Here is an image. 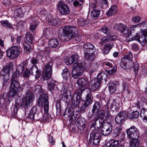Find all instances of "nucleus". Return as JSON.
<instances>
[{"instance_id": "nucleus-39", "label": "nucleus", "mask_w": 147, "mask_h": 147, "mask_svg": "<svg viewBox=\"0 0 147 147\" xmlns=\"http://www.w3.org/2000/svg\"><path fill=\"white\" fill-rule=\"evenodd\" d=\"M5 94L4 93H0V107H1L3 104H5L7 101V96H5Z\"/></svg>"}, {"instance_id": "nucleus-41", "label": "nucleus", "mask_w": 147, "mask_h": 147, "mask_svg": "<svg viewBox=\"0 0 147 147\" xmlns=\"http://www.w3.org/2000/svg\"><path fill=\"white\" fill-rule=\"evenodd\" d=\"M1 23L2 26L5 27L12 28L13 26L9 21L7 20H2L1 22Z\"/></svg>"}, {"instance_id": "nucleus-62", "label": "nucleus", "mask_w": 147, "mask_h": 147, "mask_svg": "<svg viewBox=\"0 0 147 147\" xmlns=\"http://www.w3.org/2000/svg\"><path fill=\"white\" fill-rule=\"evenodd\" d=\"M36 71V74L35 75V77L36 80H38L40 76V71L37 68Z\"/></svg>"}, {"instance_id": "nucleus-9", "label": "nucleus", "mask_w": 147, "mask_h": 147, "mask_svg": "<svg viewBox=\"0 0 147 147\" xmlns=\"http://www.w3.org/2000/svg\"><path fill=\"white\" fill-rule=\"evenodd\" d=\"M139 29L140 30V32H147V22H143L137 25L132 26L131 32L133 31L138 32L136 31Z\"/></svg>"}, {"instance_id": "nucleus-43", "label": "nucleus", "mask_w": 147, "mask_h": 147, "mask_svg": "<svg viewBox=\"0 0 147 147\" xmlns=\"http://www.w3.org/2000/svg\"><path fill=\"white\" fill-rule=\"evenodd\" d=\"M98 64L96 62L94 61L91 65L90 69L91 73L95 71L98 68Z\"/></svg>"}, {"instance_id": "nucleus-56", "label": "nucleus", "mask_w": 147, "mask_h": 147, "mask_svg": "<svg viewBox=\"0 0 147 147\" xmlns=\"http://www.w3.org/2000/svg\"><path fill=\"white\" fill-rule=\"evenodd\" d=\"M83 4L82 2H80L77 0H75L73 3V5L76 7H81Z\"/></svg>"}, {"instance_id": "nucleus-11", "label": "nucleus", "mask_w": 147, "mask_h": 147, "mask_svg": "<svg viewBox=\"0 0 147 147\" xmlns=\"http://www.w3.org/2000/svg\"><path fill=\"white\" fill-rule=\"evenodd\" d=\"M57 8L60 13L62 15H66L70 13L68 6L62 2H60L58 4Z\"/></svg>"}, {"instance_id": "nucleus-8", "label": "nucleus", "mask_w": 147, "mask_h": 147, "mask_svg": "<svg viewBox=\"0 0 147 147\" xmlns=\"http://www.w3.org/2000/svg\"><path fill=\"white\" fill-rule=\"evenodd\" d=\"M101 127V132L103 136H107L110 134L112 130V125L111 123L109 122L105 123L103 120L102 125Z\"/></svg>"}, {"instance_id": "nucleus-36", "label": "nucleus", "mask_w": 147, "mask_h": 147, "mask_svg": "<svg viewBox=\"0 0 147 147\" xmlns=\"http://www.w3.org/2000/svg\"><path fill=\"white\" fill-rule=\"evenodd\" d=\"M100 30L107 35H109L111 33V31L110 28L105 26L100 28Z\"/></svg>"}, {"instance_id": "nucleus-59", "label": "nucleus", "mask_w": 147, "mask_h": 147, "mask_svg": "<svg viewBox=\"0 0 147 147\" xmlns=\"http://www.w3.org/2000/svg\"><path fill=\"white\" fill-rule=\"evenodd\" d=\"M98 115L95 116L94 117H98V119L99 118L101 119V118H103L104 116V113L103 111L102 110H100L98 111Z\"/></svg>"}, {"instance_id": "nucleus-61", "label": "nucleus", "mask_w": 147, "mask_h": 147, "mask_svg": "<svg viewBox=\"0 0 147 147\" xmlns=\"http://www.w3.org/2000/svg\"><path fill=\"white\" fill-rule=\"evenodd\" d=\"M122 24L119 23V24H115L113 27V28L118 30L119 32L120 29V26H122Z\"/></svg>"}, {"instance_id": "nucleus-6", "label": "nucleus", "mask_w": 147, "mask_h": 147, "mask_svg": "<svg viewBox=\"0 0 147 147\" xmlns=\"http://www.w3.org/2000/svg\"><path fill=\"white\" fill-rule=\"evenodd\" d=\"M7 56L10 59H13L18 57L20 54L19 48L17 46H12L6 51Z\"/></svg>"}, {"instance_id": "nucleus-10", "label": "nucleus", "mask_w": 147, "mask_h": 147, "mask_svg": "<svg viewBox=\"0 0 147 147\" xmlns=\"http://www.w3.org/2000/svg\"><path fill=\"white\" fill-rule=\"evenodd\" d=\"M128 137L130 139H136L139 136V133L137 128L134 126L131 127L127 130Z\"/></svg>"}, {"instance_id": "nucleus-60", "label": "nucleus", "mask_w": 147, "mask_h": 147, "mask_svg": "<svg viewBox=\"0 0 147 147\" xmlns=\"http://www.w3.org/2000/svg\"><path fill=\"white\" fill-rule=\"evenodd\" d=\"M139 65L137 63H134V73L136 75L138 72L139 69Z\"/></svg>"}, {"instance_id": "nucleus-14", "label": "nucleus", "mask_w": 147, "mask_h": 147, "mask_svg": "<svg viewBox=\"0 0 147 147\" xmlns=\"http://www.w3.org/2000/svg\"><path fill=\"white\" fill-rule=\"evenodd\" d=\"M92 98V97L91 96V92L90 91L89 93L86 95L85 98V102L80 108V111L81 112L84 113L85 112L86 108L91 102Z\"/></svg>"}, {"instance_id": "nucleus-64", "label": "nucleus", "mask_w": 147, "mask_h": 147, "mask_svg": "<svg viewBox=\"0 0 147 147\" xmlns=\"http://www.w3.org/2000/svg\"><path fill=\"white\" fill-rule=\"evenodd\" d=\"M19 76H17V74L16 72V73H13L12 74L11 81L16 80V78Z\"/></svg>"}, {"instance_id": "nucleus-57", "label": "nucleus", "mask_w": 147, "mask_h": 147, "mask_svg": "<svg viewBox=\"0 0 147 147\" xmlns=\"http://www.w3.org/2000/svg\"><path fill=\"white\" fill-rule=\"evenodd\" d=\"M15 12L17 14V15L18 16L20 17H22L24 13L23 9L22 8L17 9L16 11Z\"/></svg>"}, {"instance_id": "nucleus-50", "label": "nucleus", "mask_w": 147, "mask_h": 147, "mask_svg": "<svg viewBox=\"0 0 147 147\" xmlns=\"http://www.w3.org/2000/svg\"><path fill=\"white\" fill-rule=\"evenodd\" d=\"M109 40V37L108 36H105L102 37L99 42L100 45L102 46L103 44L108 42Z\"/></svg>"}, {"instance_id": "nucleus-7", "label": "nucleus", "mask_w": 147, "mask_h": 147, "mask_svg": "<svg viewBox=\"0 0 147 147\" xmlns=\"http://www.w3.org/2000/svg\"><path fill=\"white\" fill-rule=\"evenodd\" d=\"M120 29L119 32L123 35H126L128 38L132 37L130 38H136L138 36V33L137 32H135L133 31L131 32V26L130 27L131 30L129 31V29L127 27L126 25L123 24L122 26H120Z\"/></svg>"}, {"instance_id": "nucleus-18", "label": "nucleus", "mask_w": 147, "mask_h": 147, "mask_svg": "<svg viewBox=\"0 0 147 147\" xmlns=\"http://www.w3.org/2000/svg\"><path fill=\"white\" fill-rule=\"evenodd\" d=\"M103 119H98V117H94L91 121V128L94 127L96 125V128L99 129L102 125Z\"/></svg>"}, {"instance_id": "nucleus-40", "label": "nucleus", "mask_w": 147, "mask_h": 147, "mask_svg": "<svg viewBox=\"0 0 147 147\" xmlns=\"http://www.w3.org/2000/svg\"><path fill=\"white\" fill-rule=\"evenodd\" d=\"M30 62L32 64L30 68V69L31 70V71H32V69H33L35 68V69H37V67L36 65H35V64L38 63V60L37 59L33 57L30 59Z\"/></svg>"}, {"instance_id": "nucleus-2", "label": "nucleus", "mask_w": 147, "mask_h": 147, "mask_svg": "<svg viewBox=\"0 0 147 147\" xmlns=\"http://www.w3.org/2000/svg\"><path fill=\"white\" fill-rule=\"evenodd\" d=\"M52 62H49L47 63L45 66V72L42 77L43 80H47L48 88L50 91L53 90L55 88L54 81L50 78L52 73Z\"/></svg>"}, {"instance_id": "nucleus-34", "label": "nucleus", "mask_w": 147, "mask_h": 147, "mask_svg": "<svg viewBox=\"0 0 147 147\" xmlns=\"http://www.w3.org/2000/svg\"><path fill=\"white\" fill-rule=\"evenodd\" d=\"M62 75L64 80H67L70 75V73L68 69L65 68L63 70L62 72Z\"/></svg>"}, {"instance_id": "nucleus-28", "label": "nucleus", "mask_w": 147, "mask_h": 147, "mask_svg": "<svg viewBox=\"0 0 147 147\" xmlns=\"http://www.w3.org/2000/svg\"><path fill=\"white\" fill-rule=\"evenodd\" d=\"M58 41L55 39H51L49 41L48 43L49 47L52 48H56L59 45Z\"/></svg>"}, {"instance_id": "nucleus-42", "label": "nucleus", "mask_w": 147, "mask_h": 147, "mask_svg": "<svg viewBox=\"0 0 147 147\" xmlns=\"http://www.w3.org/2000/svg\"><path fill=\"white\" fill-rule=\"evenodd\" d=\"M85 55L86 59L89 62H92L95 58L94 53L92 54H85Z\"/></svg>"}, {"instance_id": "nucleus-38", "label": "nucleus", "mask_w": 147, "mask_h": 147, "mask_svg": "<svg viewBox=\"0 0 147 147\" xmlns=\"http://www.w3.org/2000/svg\"><path fill=\"white\" fill-rule=\"evenodd\" d=\"M109 88L111 93H114L115 92L116 89V84L113 82H111L109 84Z\"/></svg>"}, {"instance_id": "nucleus-37", "label": "nucleus", "mask_w": 147, "mask_h": 147, "mask_svg": "<svg viewBox=\"0 0 147 147\" xmlns=\"http://www.w3.org/2000/svg\"><path fill=\"white\" fill-rule=\"evenodd\" d=\"M25 38L27 41L32 43L34 40V37L32 34L30 32H27L25 34Z\"/></svg>"}, {"instance_id": "nucleus-51", "label": "nucleus", "mask_w": 147, "mask_h": 147, "mask_svg": "<svg viewBox=\"0 0 147 147\" xmlns=\"http://www.w3.org/2000/svg\"><path fill=\"white\" fill-rule=\"evenodd\" d=\"M133 140L131 141L130 143V147H137L139 144V141L137 139H133Z\"/></svg>"}, {"instance_id": "nucleus-52", "label": "nucleus", "mask_w": 147, "mask_h": 147, "mask_svg": "<svg viewBox=\"0 0 147 147\" xmlns=\"http://www.w3.org/2000/svg\"><path fill=\"white\" fill-rule=\"evenodd\" d=\"M32 70L33 69H32V71H31L30 69V71L29 69H26L23 74V77L25 78H28L30 76V74H32V73H33Z\"/></svg>"}, {"instance_id": "nucleus-58", "label": "nucleus", "mask_w": 147, "mask_h": 147, "mask_svg": "<svg viewBox=\"0 0 147 147\" xmlns=\"http://www.w3.org/2000/svg\"><path fill=\"white\" fill-rule=\"evenodd\" d=\"M141 20V18L138 16H135L132 18V21L135 23L139 22Z\"/></svg>"}, {"instance_id": "nucleus-31", "label": "nucleus", "mask_w": 147, "mask_h": 147, "mask_svg": "<svg viewBox=\"0 0 147 147\" xmlns=\"http://www.w3.org/2000/svg\"><path fill=\"white\" fill-rule=\"evenodd\" d=\"M23 46L24 52L27 54L29 53L32 49L31 46L26 41L24 43Z\"/></svg>"}, {"instance_id": "nucleus-49", "label": "nucleus", "mask_w": 147, "mask_h": 147, "mask_svg": "<svg viewBox=\"0 0 147 147\" xmlns=\"http://www.w3.org/2000/svg\"><path fill=\"white\" fill-rule=\"evenodd\" d=\"M3 78H2L3 82V86H7L9 83V76H8V75L7 76H3Z\"/></svg>"}, {"instance_id": "nucleus-54", "label": "nucleus", "mask_w": 147, "mask_h": 147, "mask_svg": "<svg viewBox=\"0 0 147 147\" xmlns=\"http://www.w3.org/2000/svg\"><path fill=\"white\" fill-rule=\"evenodd\" d=\"M100 139H99L97 138H93V139H91L90 137L89 139V141L90 142H92L93 144L94 145H96L99 144Z\"/></svg>"}, {"instance_id": "nucleus-29", "label": "nucleus", "mask_w": 147, "mask_h": 147, "mask_svg": "<svg viewBox=\"0 0 147 147\" xmlns=\"http://www.w3.org/2000/svg\"><path fill=\"white\" fill-rule=\"evenodd\" d=\"M113 44H106L104 47L103 52L104 54H107L108 53L110 50L113 48Z\"/></svg>"}, {"instance_id": "nucleus-15", "label": "nucleus", "mask_w": 147, "mask_h": 147, "mask_svg": "<svg viewBox=\"0 0 147 147\" xmlns=\"http://www.w3.org/2000/svg\"><path fill=\"white\" fill-rule=\"evenodd\" d=\"M103 66L104 67H106L107 68H111L113 67V68L111 70L107 71V73L110 75H112L113 74L115 73L117 71V66L116 65H114L111 62H106L104 63Z\"/></svg>"}, {"instance_id": "nucleus-21", "label": "nucleus", "mask_w": 147, "mask_h": 147, "mask_svg": "<svg viewBox=\"0 0 147 147\" xmlns=\"http://www.w3.org/2000/svg\"><path fill=\"white\" fill-rule=\"evenodd\" d=\"M62 100L67 103H69L72 100L70 91L67 90L63 94L62 96Z\"/></svg>"}, {"instance_id": "nucleus-55", "label": "nucleus", "mask_w": 147, "mask_h": 147, "mask_svg": "<svg viewBox=\"0 0 147 147\" xmlns=\"http://www.w3.org/2000/svg\"><path fill=\"white\" fill-rule=\"evenodd\" d=\"M78 58V56L76 54H74L71 56L70 58V61L71 63H73L77 61Z\"/></svg>"}, {"instance_id": "nucleus-12", "label": "nucleus", "mask_w": 147, "mask_h": 147, "mask_svg": "<svg viewBox=\"0 0 147 147\" xmlns=\"http://www.w3.org/2000/svg\"><path fill=\"white\" fill-rule=\"evenodd\" d=\"M138 36L136 38H133V40L138 39V42L142 46H144L147 42V32H137Z\"/></svg>"}, {"instance_id": "nucleus-3", "label": "nucleus", "mask_w": 147, "mask_h": 147, "mask_svg": "<svg viewBox=\"0 0 147 147\" xmlns=\"http://www.w3.org/2000/svg\"><path fill=\"white\" fill-rule=\"evenodd\" d=\"M84 66V61L80 60L78 61L74 64L71 71L72 77L74 78H78L82 74Z\"/></svg>"}, {"instance_id": "nucleus-1", "label": "nucleus", "mask_w": 147, "mask_h": 147, "mask_svg": "<svg viewBox=\"0 0 147 147\" xmlns=\"http://www.w3.org/2000/svg\"><path fill=\"white\" fill-rule=\"evenodd\" d=\"M77 31L76 28L73 26H66L59 28L58 34L60 40L63 42H67L72 38L76 42L81 40V36L78 34H76Z\"/></svg>"}, {"instance_id": "nucleus-35", "label": "nucleus", "mask_w": 147, "mask_h": 147, "mask_svg": "<svg viewBox=\"0 0 147 147\" xmlns=\"http://www.w3.org/2000/svg\"><path fill=\"white\" fill-rule=\"evenodd\" d=\"M117 7L116 5L112 6L107 13L108 16H112L116 13L117 10Z\"/></svg>"}, {"instance_id": "nucleus-5", "label": "nucleus", "mask_w": 147, "mask_h": 147, "mask_svg": "<svg viewBox=\"0 0 147 147\" xmlns=\"http://www.w3.org/2000/svg\"><path fill=\"white\" fill-rule=\"evenodd\" d=\"M34 94L28 92L26 96L24 97L20 100L21 106L24 109H28L34 101Z\"/></svg>"}, {"instance_id": "nucleus-45", "label": "nucleus", "mask_w": 147, "mask_h": 147, "mask_svg": "<svg viewBox=\"0 0 147 147\" xmlns=\"http://www.w3.org/2000/svg\"><path fill=\"white\" fill-rule=\"evenodd\" d=\"M38 24V22L36 20H34L31 23L30 25V31L32 32L37 27Z\"/></svg>"}, {"instance_id": "nucleus-30", "label": "nucleus", "mask_w": 147, "mask_h": 147, "mask_svg": "<svg viewBox=\"0 0 147 147\" xmlns=\"http://www.w3.org/2000/svg\"><path fill=\"white\" fill-rule=\"evenodd\" d=\"M123 58H124L123 61L127 60L130 63L132 62L133 56L131 53L129 51L126 53L125 54V56Z\"/></svg>"}, {"instance_id": "nucleus-46", "label": "nucleus", "mask_w": 147, "mask_h": 147, "mask_svg": "<svg viewBox=\"0 0 147 147\" xmlns=\"http://www.w3.org/2000/svg\"><path fill=\"white\" fill-rule=\"evenodd\" d=\"M101 83V80H99L98 78L95 79L93 84V86L94 87L95 89H98L100 87Z\"/></svg>"}, {"instance_id": "nucleus-20", "label": "nucleus", "mask_w": 147, "mask_h": 147, "mask_svg": "<svg viewBox=\"0 0 147 147\" xmlns=\"http://www.w3.org/2000/svg\"><path fill=\"white\" fill-rule=\"evenodd\" d=\"M81 99V97L78 94H74L72 98V105L75 107L78 106L80 103Z\"/></svg>"}, {"instance_id": "nucleus-48", "label": "nucleus", "mask_w": 147, "mask_h": 147, "mask_svg": "<svg viewBox=\"0 0 147 147\" xmlns=\"http://www.w3.org/2000/svg\"><path fill=\"white\" fill-rule=\"evenodd\" d=\"M107 77V74L104 72H102L98 74L97 76V78L99 80L102 81V80H104L106 82Z\"/></svg>"}, {"instance_id": "nucleus-22", "label": "nucleus", "mask_w": 147, "mask_h": 147, "mask_svg": "<svg viewBox=\"0 0 147 147\" xmlns=\"http://www.w3.org/2000/svg\"><path fill=\"white\" fill-rule=\"evenodd\" d=\"M9 88L11 89L18 92L20 89V84L17 80L11 81Z\"/></svg>"}, {"instance_id": "nucleus-32", "label": "nucleus", "mask_w": 147, "mask_h": 147, "mask_svg": "<svg viewBox=\"0 0 147 147\" xmlns=\"http://www.w3.org/2000/svg\"><path fill=\"white\" fill-rule=\"evenodd\" d=\"M100 11L96 9H93L91 12L90 17L94 19L97 18L100 15Z\"/></svg>"}, {"instance_id": "nucleus-24", "label": "nucleus", "mask_w": 147, "mask_h": 147, "mask_svg": "<svg viewBox=\"0 0 147 147\" xmlns=\"http://www.w3.org/2000/svg\"><path fill=\"white\" fill-rule=\"evenodd\" d=\"M76 124L77 127L80 130H83L85 128V123H84L81 117L78 118Z\"/></svg>"}, {"instance_id": "nucleus-4", "label": "nucleus", "mask_w": 147, "mask_h": 147, "mask_svg": "<svg viewBox=\"0 0 147 147\" xmlns=\"http://www.w3.org/2000/svg\"><path fill=\"white\" fill-rule=\"evenodd\" d=\"M44 102V110L45 113L47 115L49 109L48 96L47 94L42 92V94L39 97L37 105L39 107L42 106Z\"/></svg>"}, {"instance_id": "nucleus-25", "label": "nucleus", "mask_w": 147, "mask_h": 147, "mask_svg": "<svg viewBox=\"0 0 147 147\" xmlns=\"http://www.w3.org/2000/svg\"><path fill=\"white\" fill-rule=\"evenodd\" d=\"M100 108V105L99 102L98 101L96 102L93 106L92 110V116L96 115L98 111Z\"/></svg>"}, {"instance_id": "nucleus-33", "label": "nucleus", "mask_w": 147, "mask_h": 147, "mask_svg": "<svg viewBox=\"0 0 147 147\" xmlns=\"http://www.w3.org/2000/svg\"><path fill=\"white\" fill-rule=\"evenodd\" d=\"M47 21L49 24L52 26H54L57 23V21L55 19L53 18L50 15H48L46 18Z\"/></svg>"}, {"instance_id": "nucleus-63", "label": "nucleus", "mask_w": 147, "mask_h": 147, "mask_svg": "<svg viewBox=\"0 0 147 147\" xmlns=\"http://www.w3.org/2000/svg\"><path fill=\"white\" fill-rule=\"evenodd\" d=\"M123 59L124 58H123L121 61V65L122 66L123 68H125L126 66L127 63L129 62L127 60L123 61Z\"/></svg>"}, {"instance_id": "nucleus-13", "label": "nucleus", "mask_w": 147, "mask_h": 147, "mask_svg": "<svg viewBox=\"0 0 147 147\" xmlns=\"http://www.w3.org/2000/svg\"><path fill=\"white\" fill-rule=\"evenodd\" d=\"M83 49L85 54H92L94 53L96 51V48L94 45L88 42L84 44Z\"/></svg>"}, {"instance_id": "nucleus-19", "label": "nucleus", "mask_w": 147, "mask_h": 147, "mask_svg": "<svg viewBox=\"0 0 147 147\" xmlns=\"http://www.w3.org/2000/svg\"><path fill=\"white\" fill-rule=\"evenodd\" d=\"M90 137L91 139L93 138L101 139V134L99 131V129L96 128V127H94V129H92L90 133Z\"/></svg>"}, {"instance_id": "nucleus-47", "label": "nucleus", "mask_w": 147, "mask_h": 147, "mask_svg": "<svg viewBox=\"0 0 147 147\" xmlns=\"http://www.w3.org/2000/svg\"><path fill=\"white\" fill-rule=\"evenodd\" d=\"M10 68L11 67L9 66H6L3 69V76H7L8 75V76H9Z\"/></svg>"}, {"instance_id": "nucleus-53", "label": "nucleus", "mask_w": 147, "mask_h": 147, "mask_svg": "<svg viewBox=\"0 0 147 147\" xmlns=\"http://www.w3.org/2000/svg\"><path fill=\"white\" fill-rule=\"evenodd\" d=\"M18 92L9 88V91L8 94V97L10 98H14Z\"/></svg>"}, {"instance_id": "nucleus-17", "label": "nucleus", "mask_w": 147, "mask_h": 147, "mask_svg": "<svg viewBox=\"0 0 147 147\" xmlns=\"http://www.w3.org/2000/svg\"><path fill=\"white\" fill-rule=\"evenodd\" d=\"M126 112L124 111L120 112L116 117L115 121L117 124H121L126 119Z\"/></svg>"}, {"instance_id": "nucleus-26", "label": "nucleus", "mask_w": 147, "mask_h": 147, "mask_svg": "<svg viewBox=\"0 0 147 147\" xmlns=\"http://www.w3.org/2000/svg\"><path fill=\"white\" fill-rule=\"evenodd\" d=\"M119 144L118 140L112 139L107 143V146L104 147H119Z\"/></svg>"}, {"instance_id": "nucleus-16", "label": "nucleus", "mask_w": 147, "mask_h": 147, "mask_svg": "<svg viewBox=\"0 0 147 147\" xmlns=\"http://www.w3.org/2000/svg\"><path fill=\"white\" fill-rule=\"evenodd\" d=\"M77 84L79 87L82 90L86 88L89 85L88 80L84 78L78 79L77 81Z\"/></svg>"}, {"instance_id": "nucleus-23", "label": "nucleus", "mask_w": 147, "mask_h": 147, "mask_svg": "<svg viewBox=\"0 0 147 147\" xmlns=\"http://www.w3.org/2000/svg\"><path fill=\"white\" fill-rule=\"evenodd\" d=\"M23 66L18 65L17 68L16 72L17 74V76H19L24 71V67H27V65L28 64V61H25L23 63Z\"/></svg>"}, {"instance_id": "nucleus-44", "label": "nucleus", "mask_w": 147, "mask_h": 147, "mask_svg": "<svg viewBox=\"0 0 147 147\" xmlns=\"http://www.w3.org/2000/svg\"><path fill=\"white\" fill-rule=\"evenodd\" d=\"M139 116V112L137 110L133 112L128 115L130 119L137 118Z\"/></svg>"}, {"instance_id": "nucleus-27", "label": "nucleus", "mask_w": 147, "mask_h": 147, "mask_svg": "<svg viewBox=\"0 0 147 147\" xmlns=\"http://www.w3.org/2000/svg\"><path fill=\"white\" fill-rule=\"evenodd\" d=\"M140 116L147 124V109L145 108H142L140 112Z\"/></svg>"}]
</instances>
